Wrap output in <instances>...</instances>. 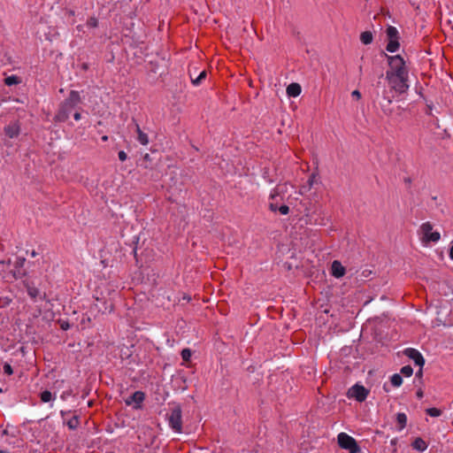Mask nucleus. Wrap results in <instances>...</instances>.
Instances as JSON below:
<instances>
[{
	"label": "nucleus",
	"instance_id": "nucleus-1",
	"mask_svg": "<svg viewBox=\"0 0 453 453\" xmlns=\"http://www.w3.org/2000/svg\"><path fill=\"white\" fill-rule=\"evenodd\" d=\"M80 93L76 90H71L67 98L60 104V107L55 115V120L58 122H65L70 114L80 103H81Z\"/></svg>",
	"mask_w": 453,
	"mask_h": 453
},
{
	"label": "nucleus",
	"instance_id": "nucleus-2",
	"mask_svg": "<svg viewBox=\"0 0 453 453\" xmlns=\"http://www.w3.org/2000/svg\"><path fill=\"white\" fill-rule=\"evenodd\" d=\"M171 412L168 415L167 420L170 428L177 434L182 432V410L179 403H171Z\"/></svg>",
	"mask_w": 453,
	"mask_h": 453
},
{
	"label": "nucleus",
	"instance_id": "nucleus-3",
	"mask_svg": "<svg viewBox=\"0 0 453 453\" xmlns=\"http://www.w3.org/2000/svg\"><path fill=\"white\" fill-rule=\"evenodd\" d=\"M388 60L390 69L387 71L386 74L394 76L408 75L405 61L400 55L388 57Z\"/></svg>",
	"mask_w": 453,
	"mask_h": 453
},
{
	"label": "nucleus",
	"instance_id": "nucleus-4",
	"mask_svg": "<svg viewBox=\"0 0 453 453\" xmlns=\"http://www.w3.org/2000/svg\"><path fill=\"white\" fill-rule=\"evenodd\" d=\"M339 446L349 451V453H358L361 449L357 441L346 433H340L337 436Z\"/></svg>",
	"mask_w": 453,
	"mask_h": 453
},
{
	"label": "nucleus",
	"instance_id": "nucleus-5",
	"mask_svg": "<svg viewBox=\"0 0 453 453\" xmlns=\"http://www.w3.org/2000/svg\"><path fill=\"white\" fill-rule=\"evenodd\" d=\"M419 234L423 242H437L441 239L440 233L433 231V225L428 221L420 226Z\"/></svg>",
	"mask_w": 453,
	"mask_h": 453
},
{
	"label": "nucleus",
	"instance_id": "nucleus-6",
	"mask_svg": "<svg viewBox=\"0 0 453 453\" xmlns=\"http://www.w3.org/2000/svg\"><path fill=\"white\" fill-rule=\"evenodd\" d=\"M386 78L392 88L396 92L403 94L409 89L408 75L394 76L392 74H386Z\"/></svg>",
	"mask_w": 453,
	"mask_h": 453
},
{
	"label": "nucleus",
	"instance_id": "nucleus-7",
	"mask_svg": "<svg viewBox=\"0 0 453 453\" xmlns=\"http://www.w3.org/2000/svg\"><path fill=\"white\" fill-rule=\"evenodd\" d=\"M284 186L278 185L270 193L269 196V209L270 211L276 212L279 210L280 202L283 201Z\"/></svg>",
	"mask_w": 453,
	"mask_h": 453
},
{
	"label": "nucleus",
	"instance_id": "nucleus-8",
	"mask_svg": "<svg viewBox=\"0 0 453 453\" xmlns=\"http://www.w3.org/2000/svg\"><path fill=\"white\" fill-rule=\"evenodd\" d=\"M369 395V390L366 389L364 386L359 384H355L348 390V397L354 398L357 402H364Z\"/></svg>",
	"mask_w": 453,
	"mask_h": 453
},
{
	"label": "nucleus",
	"instance_id": "nucleus-9",
	"mask_svg": "<svg viewBox=\"0 0 453 453\" xmlns=\"http://www.w3.org/2000/svg\"><path fill=\"white\" fill-rule=\"evenodd\" d=\"M24 285L27 295L33 301L36 302L37 300L42 301L46 299V294L42 292L34 281L25 280Z\"/></svg>",
	"mask_w": 453,
	"mask_h": 453
},
{
	"label": "nucleus",
	"instance_id": "nucleus-10",
	"mask_svg": "<svg viewBox=\"0 0 453 453\" xmlns=\"http://www.w3.org/2000/svg\"><path fill=\"white\" fill-rule=\"evenodd\" d=\"M387 32L388 42L386 50L391 53L395 52L400 47L398 30H387Z\"/></svg>",
	"mask_w": 453,
	"mask_h": 453
},
{
	"label": "nucleus",
	"instance_id": "nucleus-11",
	"mask_svg": "<svg viewBox=\"0 0 453 453\" xmlns=\"http://www.w3.org/2000/svg\"><path fill=\"white\" fill-rule=\"evenodd\" d=\"M145 399V394L142 391H135L128 398L125 400L127 405L134 404L133 408L135 410L141 409L142 403Z\"/></svg>",
	"mask_w": 453,
	"mask_h": 453
},
{
	"label": "nucleus",
	"instance_id": "nucleus-12",
	"mask_svg": "<svg viewBox=\"0 0 453 453\" xmlns=\"http://www.w3.org/2000/svg\"><path fill=\"white\" fill-rule=\"evenodd\" d=\"M404 355L408 357L410 359L413 360L415 365L419 367H423L425 365V358L422 354L416 349L407 348L404 349Z\"/></svg>",
	"mask_w": 453,
	"mask_h": 453
},
{
	"label": "nucleus",
	"instance_id": "nucleus-13",
	"mask_svg": "<svg viewBox=\"0 0 453 453\" xmlns=\"http://www.w3.org/2000/svg\"><path fill=\"white\" fill-rule=\"evenodd\" d=\"M4 134L10 139L17 138L20 133V124L19 121L11 122L4 128Z\"/></svg>",
	"mask_w": 453,
	"mask_h": 453
},
{
	"label": "nucleus",
	"instance_id": "nucleus-14",
	"mask_svg": "<svg viewBox=\"0 0 453 453\" xmlns=\"http://www.w3.org/2000/svg\"><path fill=\"white\" fill-rule=\"evenodd\" d=\"M26 263V258L19 257H17L14 265L13 276L17 279H21L26 275V271L23 269Z\"/></svg>",
	"mask_w": 453,
	"mask_h": 453
},
{
	"label": "nucleus",
	"instance_id": "nucleus-15",
	"mask_svg": "<svg viewBox=\"0 0 453 453\" xmlns=\"http://www.w3.org/2000/svg\"><path fill=\"white\" fill-rule=\"evenodd\" d=\"M332 275L337 279L344 276L346 270L344 266L338 260H334L331 265Z\"/></svg>",
	"mask_w": 453,
	"mask_h": 453
},
{
	"label": "nucleus",
	"instance_id": "nucleus-16",
	"mask_svg": "<svg viewBox=\"0 0 453 453\" xmlns=\"http://www.w3.org/2000/svg\"><path fill=\"white\" fill-rule=\"evenodd\" d=\"M302 88L298 83H291L287 87L288 96L296 97L301 94Z\"/></svg>",
	"mask_w": 453,
	"mask_h": 453
},
{
	"label": "nucleus",
	"instance_id": "nucleus-17",
	"mask_svg": "<svg viewBox=\"0 0 453 453\" xmlns=\"http://www.w3.org/2000/svg\"><path fill=\"white\" fill-rule=\"evenodd\" d=\"M411 446L418 452H424L428 447L427 443L420 437L416 438L412 441Z\"/></svg>",
	"mask_w": 453,
	"mask_h": 453
},
{
	"label": "nucleus",
	"instance_id": "nucleus-18",
	"mask_svg": "<svg viewBox=\"0 0 453 453\" xmlns=\"http://www.w3.org/2000/svg\"><path fill=\"white\" fill-rule=\"evenodd\" d=\"M135 130H136V133H137V141L142 144V145H148L149 143V136L146 133L142 132V129L140 128V126L138 124H135Z\"/></svg>",
	"mask_w": 453,
	"mask_h": 453
},
{
	"label": "nucleus",
	"instance_id": "nucleus-19",
	"mask_svg": "<svg viewBox=\"0 0 453 453\" xmlns=\"http://www.w3.org/2000/svg\"><path fill=\"white\" fill-rule=\"evenodd\" d=\"M40 399L42 403H50V407H52L56 395L49 390H44L40 393Z\"/></svg>",
	"mask_w": 453,
	"mask_h": 453
},
{
	"label": "nucleus",
	"instance_id": "nucleus-20",
	"mask_svg": "<svg viewBox=\"0 0 453 453\" xmlns=\"http://www.w3.org/2000/svg\"><path fill=\"white\" fill-rule=\"evenodd\" d=\"M207 73L205 70H203L196 78L193 77V73L189 71V76L191 79V82L194 86H199L202 81L206 78Z\"/></svg>",
	"mask_w": 453,
	"mask_h": 453
},
{
	"label": "nucleus",
	"instance_id": "nucleus-21",
	"mask_svg": "<svg viewBox=\"0 0 453 453\" xmlns=\"http://www.w3.org/2000/svg\"><path fill=\"white\" fill-rule=\"evenodd\" d=\"M396 422L398 425V431H402L407 425V416L403 412H399L396 414Z\"/></svg>",
	"mask_w": 453,
	"mask_h": 453
},
{
	"label": "nucleus",
	"instance_id": "nucleus-22",
	"mask_svg": "<svg viewBox=\"0 0 453 453\" xmlns=\"http://www.w3.org/2000/svg\"><path fill=\"white\" fill-rule=\"evenodd\" d=\"M360 40L364 44L367 45L372 42L373 35L371 31L365 30L361 34Z\"/></svg>",
	"mask_w": 453,
	"mask_h": 453
},
{
	"label": "nucleus",
	"instance_id": "nucleus-23",
	"mask_svg": "<svg viewBox=\"0 0 453 453\" xmlns=\"http://www.w3.org/2000/svg\"><path fill=\"white\" fill-rule=\"evenodd\" d=\"M391 103H392L391 99H388V102L380 103L382 111L387 116H389L392 113V109L390 107Z\"/></svg>",
	"mask_w": 453,
	"mask_h": 453
},
{
	"label": "nucleus",
	"instance_id": "nucleus-24",
	"mask_svg": "<svg viewBox=\"0 0 453 453\" xmlns=\"http://www.w3.org/2000/svg\"><path fill=\"white\" fill-rule=\"evenodd\" d=\"M390 381L395 388H398L403 384V378L400 374L395 373L390 377Z\"/></svg>",
	"mask_w": 453,
	"mask_h": 453
},
{
	"label": "nucleus",
	"instance_id": "nucleus-25",
	"mask_svg": "<svg viewBox=\"0 0 453 453\" xmlns=\"http://www.w3.org/2000/svg\"><path fill=\"white\" fill-rule=\"evenodd\" d=\"M20 82V80L18 76L16 75H11V76H8L5 78L4 80V83L7 85V86H12V85H17Z\"/></svg>",
	"mask_w": 453,
	"mask_h": 453
},
{
	"label": "nucleus",
	"instance_id": "nucleus-26",
	"mask_svg": "<svg viewBox=\"0 0 453 453\" xmlns=\"http://www.w3.org/2000/svg\"><path fill=\"white\" fill-rule=\"evenodd\" d=\"M66 425L69 429L74 430L79 426V418L78 416H73L67 422Z\"/></svg>",
	"mask_w": 453,
	"mask_h": 453
},
{
	"label": "nucleus",
	"instance_id": "nucleus-27",
	"mask_svg": "<svg viewBox=\"0 0 453 453\" xmlns=\"http://www.w3.org/2000/svg\"><path fill=\"white\" fill-rule=\"evenodd\" d=\"M426 413L429 415L430 417L437 418L441 415V411L440 409L432 407L426 409Z\"/></svg>",
	"mask_w": 453,
	"mask_h": 453
},
{
	"label": "nucleus",
	"instance_id": "nucleus-28",
	"mask_svg": "<svg viewBox=\"0 0 453 453\" xmlns=\"http://www.w3.org/2000/svg\"><path fill=\"white\" fill-rule=\"evenodd\" d=\"M147 69L149 73H157L158 72V64L155 60H150Z\"/></svg>",
	"mask_w": 453,
	"mask_h": 453
},
{
	"label": "nucleus",
	"instance_id": "nucleus-29",
	"mask_svg": "<svg viewBox=\"0 0 453 453\" xmlns=\"http://www.w3.org/2000/svg\"><path fill=\"white\" fill-rule=\"evenodd\" d=\"M401 374L405 377H411L413 373V369L411 365H404L401 368Z\"/></svg>",
	"mask_w": 453,
	"mask_h": 453
},
{
	"label": "nucleus",
	"instance_id": "nucleus-30",
	"mask_svg": "<svg viewBox=\"0 0 453 453\" xmlns=\"http://www.w3.org/2000/svg\"><path fill=\"white\" fill-rule=\"evenodd\" d=\"M191 355H192V353L189 349H183L180 352L181 358L184 361H189Z\"/></svg>",
	"mask_w": 453,
	"mask_h": 453
},
{
	"label": "nucleus",
	"instance_id": "nucleus-31",
	"mask_svg": "<svg viewBox=\"0 0 453 453\" xmlns=\"http://www.w3.org/2000/svg\"><path fill=\"white\" fill-rule=\"evenodd\" d=\"M278 211L281 214V215H288L289 213V207L286 204H281L280 207H279V210Z\"/></svg>",
	"mask_w": 453,
	"mask_h": 453
},
{
	"label": "nucleus",
	"instance_id": "nucleus-32",
	"mask_svg": "<svg viewBox=\"0 0 453 453\" xmlns=\"http://www.w3.org/2000/svg\"><path fill=\"white\" fill-rule=\"evenodd\" d=\"M3 369L4 372L7 375H12L13 373L12 367L9 363H4Z\"/></svg>",
	"mask_w": 453,
	"mask_h": 453
},
{
	"label": "nucleus",
	"instance_id": "nucleus-33",
	"mask_svg": "<svg viewBox=\"0 0 453 453\" xmlns=\"http://www.w3.org/2000/svg\"><path fill=\"white\" fill-rule=\"evenodd\" d=\"M118 157H119V159L122 162H124L127 158V153L124 150L119 151Z\"/></svg>",
	"mask_w": 453,
	"mask_h": 453
},
{
	"label": "nucleus",
	"instance_id": "nucleus-34",
	"mask_svg": "<svg viewBox=\"0 0 453 453\" xmlns=\"http://www.w3.org/2000/svg\"><path fill=\"white\" fill-rule=\"evenodd\" d=\"M315 179H316V175L313 173L311 174L309 179H308V186H309V188H311L312 186H313V183L315 181Z\"/></svg>",
	"mask_w": 453,
	"mask_h": 453
},
{
	"label": "nucleus",
	"instance_id": "nucleus-35",
	"mask_svg": "<svg viewBox=\"0 0 453 453\" xmlns=\"http://www.w3.org/2000/svg\"><path fill=\"white\" fill-rule=\"evenodd\" d=\"M351 96L353 97H355L356 99H357V100L361 98V93L357 89L353 90L352 93H351Z\"/></svg>",
	"mask_w": 453,
	"mask_h": 453
},
{
	"label": "nucleus",
	"instance_id": "nucleus-36",
	"mask_svg": "<svg viewBox=\"0 0 453 453\" xmlns=\"http://www.w3.org/2000/svg\"><path fill=\"white\" fill-rule=\"evenodd\" d=\"M71 395V391H64L61 395H60V398L62 400H65L69 395Z\"/></svg>",
	"mask_w": 453,
	"mask_h": 453
},
{
	"label": "nucleus",
	"instance_id": "nucleus-37",
	"mask_svg": "<svg viewBox=\"0 0 453 453\" xmlns=\"http://www.w3.org/2000/svg\"><path fill=\"white\" fill-rule=\"evenodd\" d=\"M416 396L418 399H422V397L424 396V393H423L422 389H418L417 391Z\"/></svg>",
	"mask_w": 453,
	"mask_h": 453
},
{
	"label": "nucleus",
	"instance_id": "nucleus-38",
	"mask_svg": "<svg viewBox=\"0 0 453 453\" xmlns=\"http://www.w3.org/2000/svg\"><path fill=\"white\" fill-rule=\"evenodd\" d=\"M73 119H74L76 121L80 120V119H81V113H80V112H75V113L73 114Z\"/></svg>",
	"mask_w": 453,
	"mask_h": 453
},
{
	"label": "nucleus",
	"instance_id": "nucleus-39",
	"mask_svg": "<svg viewBox=\"0 0 453 453\" xmlns=\"http://www.w3.org/2000/svg\"><path fill=\"white\" fill-rule=\"evenodd\" d=\"M382 97H383L384 102H388V99H391L386 91L384 92Z\"/></svg>",
	"mask_w": 453,
	"mask_h": 453
},
{
	"label": "nucleus",
	"instance_id": "nucleus-40",
	"mask_svg": "<svg viewBox=\"0 0 453 453\" xmlns=\"http://www.w3.org/2000/svg\"><path fill=\"white\" fill-rule=\"evenodd\" d=\"M427 108L428 110L426 111V114L428 115H432V110H433V106L431 104H427Z\"/></svg>",
	"mask_w": 453,
	"mask_h": 453
},
{
	"label": "nucleus",
	"instance_id": "nucleus-41",
	"mask_svg": "<svg viewBox=\"0 0 453 453\" xmlns=\"http://www.w3.org/2000/svg\"><path fill=\"white\" fill-rule=\"evenodd\" d=\"M67 413H70V411H60V415L63 418Z\"/></svg>",
	"mask_w": 453,
	"mask_h": 453
},
{
	"label": "nucleus",
	"instance_id": "nucleus-42",
	"mask_svg": "<svg viewBox=\"0 0 453 453\" xmlns=\"http://www.w3.org/2000/svg\"><path fill=\"white\" fill-rule=\"evenodd\" d=\"M449 256L450 259L453 260V245L449 249Z\"/></svg>",
	"mask_w": 453,
	"mask_h": 453
},
{
	"label": "nucleus",
	"instance_id": "nucleus-43",
	"mask_svg": "<svg viewBox=\"0 0 453 453\" xmlns=\"http://www.w3.org/2000/svg\"><path fill=\"white\" fill-rule=\"evenodd\" d=\"M89 25L90 26H96V20L94 19H91L90 22H89Z\"/></svg>",
	"mask_w": 453,
	"mask_h": 453
},
{
	"label": "nucleus",
	"instance_id": "nucleus-44",
	"mask_svg": "<svg viewBox=\"0 0 453 453\" xmlns=\"http://www.w3.org/2000/svg\"><path fill=\"white\" fill-rule=\"evenodd\" d=\"M421 375H422V367H420L419 370L416 373V376H421Z\"/></svg>",
	"mask_w": 453,
	"mask_h": 453
},
{
	"label": "nucleus",
	"instance_id": "nucleus-45",
	"mask_svg": "<svg viewBox=\"0 0 453 453\" xmlns=\"http://www.w3.org/2000/svg\"><path fill=\"white\" fill-rule=\"evenodd\" d=\"M31 256H32L33 257H36V256H37V252H36L35 250H33V251L31 252Z\"/></svg>",
	"mask_w": 453,
	"mask_h": 453
},
{
	"label": "nucleus",
	"instance_id": "nucleus-46",
	"mask_svg": "<svg viewBox=\"0 0 453 453\" xmlns=\"http://www.w3.org/2000/svg\"><path fill=\"white\" fill-rule=\"evenodd\" d=\"M102 141H104V142H107V141H108V136H107V135H104V136L102 137Z\"/></svg>",
	"mask_w": 453,
	"mask_h": 453
},
{
	"label": "nucleus",
	"instance_id": "nucleus-47",
	"mask_svg": "<svg viewBox=\"0 0 453 453\" xmlns=\"http://www.w3.org/2000/svg\"><path fill=\"white\" fill-rule=\"evenodd\" d=\"M128 39H129V35H125V42H128Z\"/></svg>",
	"mask_w": 453,
	"mask_h": 453
},
{
	"label": "nucleus",
	"instance_id": "nucleus-48",
	"mask_svg": "<svg viewBox=\"0 0 453 453\" xmlns=\"http://www.w3.org/2000/svg\"><path fill=\"white\" fill-rule=\"evenodd\" d=\"M183 299H188V300L189 301V300H190V297L183 296Z\"/></svg>",
	"mask_w": 453,
	"mask_h": 453
},
{
	"label": "nucleus",
	"instance_id": "nucleus-49",
	"mask_svg": "<svg viewBox=\"0 0 453 453\" xmlns=\"http://www.w3.org/2000/svg\"><path fill=\"white\" fill-rule=\"evenodd\" d=\"M183 299H188V300L189 301V300H190V297L183 296Z\"/></svg>",
	"mask_w": 453,
	"mask_h": 453
},
{
	"label": "nucleus",
	"instance_id": "nucleus-50",
	"mask_svg": "<svg viewBox=\"0 0 453 453\" xmlns=\"http://www.w3.org/2000/svg\"><path fill=\"white\" fill-rule=\"evenodd\" d=\"M183 299H188V300L189 301V300H190V297L183 296Z\"/></svg>",
	"mask_w": 453,
	"mask_h": 453
},
{
	"label": "nucleus",
	"instance_id": "nucleus-51",
	"mask_svg": "<svg viewBox=\"0 0 453 453\" xmlns=\"http://www.w3.org/2000/svg\"><path fill=\"white\" fill-rule=\"evenodd\" d=\"M62 328H63V329H66V328H67L66 325H63V326H62Z\"/></svg>",
	"mask_w": 453,
	"mask_h": 453
},
{
	"label": "nucleus",
	"instance_id": "nucleus-52",
	"mask_svg": "<svg viewBox=\"0 0 453 453\" xmlns=\"http://www.w3.org/2000/svg\"><path fill=\"white\" fill-rule=\"evenodd\" d=\"M62 328H63V329H66V328H67L66 325H63V326H62Z\"/></svg>",
	"mask_w": 453,
	"mask_h": 453
},
{
	"label": "nucleus",
	"instance_id": "nucleus-53",
	"mask_svg": "<svg viewBox=\"0 0 453 453\" xmlns=\"http://www.w3.org/2000/svg\"><path fill=\"white\" fill-rule=\"evenodd\" d=\"M0 453H8L6 450H0Z\"/></svg>",
	"mask_w": 453,
	"mask_h": 453
},
{
	"label": "nucleus",
	"instance_id": "nucleus-54",
	"mask_svg": "<svg viewBox=\"0 0 453 453\" xmlns=\"http://www.w3.org/2000/svg\"><path fill=\"white\" fill-rule=\"evenodd\" d=\"M4 260H0V265H4Z\"/></svg>",
	"mask_w": 453,
	"mask_h": 453
},
{
	"label": "nucleus",
	"instance_id": "nucleus-55",
	"mask_svg": "<svg viewBox=\"0 0 453 453\" xmlns=\"http://www.w3.org/2000/svg\"><path fill=\"white\" fill-rule=\"evenodd\" d=\"M252 32L257 35V29L252 30Z\"/></svg>",
	"mask_w": 453,
	"mask_h": 453
},
{
	"label": "nucleus",
	"instance_id": "nucleus-56",
	"mask_svg": "<svg viewBox=\"0 0 453 453\" xmlns=\"http://www.w3.org/2000/svg\"><path fill=\"white\" fill-rule=\"evenodd\" d=\"M388 28L392 29V28H395V27H392V26H389Z\"/></svg>",
	"mask_w": 453,
	"mask_h": 453
}]
</instances>
